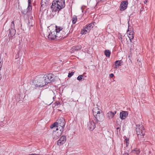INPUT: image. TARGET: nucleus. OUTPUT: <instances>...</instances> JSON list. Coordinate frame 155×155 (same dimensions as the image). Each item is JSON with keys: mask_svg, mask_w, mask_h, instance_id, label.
<instances>
[{"mask_svg": "<svg viewBox=\"0 0 155 155\" xmlns=\"http://www.w3.org/2000/svg\"><path fill=\"white\" fill-rule=\"evenodd\" d=\"M93 27V24H89L88 25H86V27L83 29V31H81V33L82 34H85L87 33L88 32V31H89L91 29V28Z\"/></svg>", "mask_w": 155, "mask_h": 155, "instance_id": "1a4fd4ad", "label": "nucleus"}, {"mask_svg": "<svg viewBox=\"0 0 155 155\" xmlns=\"http://www.w3.org/2000/svg\"><path fill=\"white\" fill-rule=\"evenodd\" d=\"M28 3L29 4L30 2V0H28Z\"/></svg>", "mask_w": 155, "mask_h": 155, "instance_id": "72a5a7b5", "label": "nucleus"}, {"mask_svg": "<svg viewBox=\"0 0 155 155\" xmlns=\"http://www.w3.org/2000/svg\"><path fill=\"white\" fill-rule=\"evenodd\" d=\"M116 112V111H115L114 112L110 111L107 114V117L109 119H111L113 118Z\"/></svg>", "mask_w": 155, "mask_h": 155, "instance_id": "2eb2a0df", "label": "nucleus"}, {"mask_svg": "<svg viewBox=\"0 0 155 155\" xmlns=\"http://www.w3.org/2000/svg\"><path fill=\"white\" fill-rule=\"evenodd\" d=\"M123 61L122 60H117L115 61V64L113 66L114 69H117L119 67L121 66V64L122 63Z\"/></svg>", "mask_w": 155, "mask_h": 155, "instance_id": "ddd939ff", "label": "nucleus"}, {"mask_svg": "<svg viewBox=\"0 0 155 155\" xmlns=\"http://www.w3.org/2000/svg\"><path fill=\"white\" fill-rule=\"evenodd\" d=\"M54 76L52 74L50 73L41 77L35 81L34 83L35 87H42L51 81H54Z\"/></svg>", "mask_w": 155, "mask_h": 155, "instance_id": "f257e3e1", "label": "nucleus"}, {"mask_svg": "<svg viewBox=\"0 0 155 155\" xmlns=\"http://www.w3.org/2000/svg\"><path fill=\"white\" fill-rule=\"evenodd\" d=\"M128 37L130 40V41H131V40H132L134 38V35H132V34H129L128 35Z\"/></svg>", "mask_w": 155, "mask_h": 155, "instance_id": "a878e982", "label": "nucleus"}, {"mask_svg": "<svg viewBox=\"0 0 155 155\" xmlns=\"http://www.w3.org/2000/svg\"><path fill=\"white\" fill-rule=\"evenodd\" d=\"M128 113L127 111H122L120 114V117L121 119H124L127 116Z\"/></svg>", "mask_w": 155, "mask_h": 155, "instance_id": "4468645a", "label": "nucleus"}, {"mask_svg": "<svg viewBox=\"0 0 155 155\" xmlns=\"http://www.w3.org/2000/svg\"><path fill=\"white\" fill-rule=\"evenodd\" d=\"M33 18L32 17H31L30 19L28 20V26L29 27L31 26H33V24L32 23V18Z\"/></svg>", "mask_w": 155, "mask_h": 155, "instance_id": "aec40b11", "label": "nucleus"}, {"mask_svg": "<svg viewBox=\"0 0 155 155\" xmlns=\"http://www.w3.org/2000/svg\"><path fill=\"white\" fill-rule=\"evenodd\" d=\"M128 4L127 1H123L121 3L120 5V11H123L126 9Z\"/></svg>", "mask_w": 155, "mask_h": 155, "instance_id": "9d476101", "label": "nucleus"}, {"mask_svg": "<svg viewBox=\"0 0 155 155\" xmlns=\"http://www.w3.org/2000/svg\"><path fill=\"white\" fill-rule=\"evenodd\" d=\"M1 67H0V70H1Z\"/></svg>", "mask_w": 155, "mask_h": 155, "instance_id": "58836bf2", "label": "nucleus"}, {"mask_svg": "<svg viewBox=\"0 0 155 155\" xmlns=\"http://www.w3.org/2000/svg\"><path fill=\"white\" fill-rule=\"evenodd\" d=\"M119 129V128H117V129Z\"/></svg>", "mask_w": 155, "mask_h": 155, "instance_id": "ea45409f", "label": "nucleus"}, {"mask_svg": "<svg viewBox=\"0 0 155 155\" xmlns=\"http://www.w3.org/2000/svg\"><path fill=\"white\" fill-rule=\"evenodd\" d=\"M127 33L128 35H129V34H132V35H133L134 33L133 31H130L129 29H128L127 31Z\"/></svg>", "mask_w": 155, "mask_h": 155, "instance_id": "c85d7f7f", "label": "nucleus"}, {"mask_svg": "<svg viewBox=\"0 0 155 155\" xmlns=\"http://www.w3.org/2000/svg\"><path fill=\"white\" fill-rule=\"evenodd\" d=\"M66 140V137L65 136H62L58 141V144L61 145L63 144Z\"/></svg>", "mask_w": 155, "mask_h": 155, "instance_id": "f8f14e48", "label": "nucleus"}, {"mask_svg": "<svg viewBox=\"0 0 155 155\" xmlns=\"http://www.w3.org/2000/svg\"><path fill=\"white\" fill-rule=\"evenodd\" d=\"M147 2V1H146L145 2Z\"/></svg>", "mask_w": 155, "mask_h": 155, "instance_id": "e433bc0d", "label": "nucleus"}, {"mask_svg": "<svg viewBox=\"0 0 155 155\" xmlns=\"http://www.w3.org/2000/svg\"><path fill=\"white\" fill-rule=\"evenodd\" d=\"M15 27V24H14V21H13L12 22V25H11V30L12 31H14V28Z\"/></svg>", "mask_w": 155, "mask_h": 155, "instance_id": "5701e85b", "label": "nucleus"}, {"mask_svg": "<svg viewBox=\"0 0 155 155\" xmlns=\"http://www.w3.org/2000/svg\"><path fill=\"white\" fill-rule=\"evenodd\" d=\"M56 31V35L57 38H64L66 37L69 34V28L68 27L66 29H63L59 27L55 26Z\"/></svg>", "mask_w": 155, "mask_h": 155, "instance_id": "7ed1b4c3", "label": "nucleus"}, {"mask_svg": "<svg viewBox=\"0 0 155 155\" xmlns=\"http://www.w3.org/2000/svg\"><path fill=\"white\" fill-rule=\"evenodd\" d=\"M77 18L76 16H74L72 19V22L73 23V24H75L76 23V22L77 21Z\"/></svg>", "mask_w": 155, "mask_h": 155, "instance_id": "412c9836", "label": "nucleus"}, {"mask_svg": "<svg viewBox=\"0 0 155 155\" xmlns=\"http://www.w3.org/2000/svg\"><path fill=\"white\" fill-rule=\"evenodd\" d=\"M128 140L129 139L127 138H125V141H124V142H125V143H126V147H127L129 144Z\"/></svg>", "mask_w": 155, "mask_h": 155, "instance_id": "393cba45", "label": "nucleus"}, {"mask_svg": "<svg viewBox=\"0 0 155 155\" xmlns=\"http://www.w3.org/2000/svg\"><path fill=\"white\" fill-rule=\"evenodd\" d=\"M83 77V75H79L77 78V79L79 81H80L81 80Z\"/></svg>", "mask_w": 155, "mask_h": 155, "instance_id": "bb28decb", "label": "nucleus"}, {"mask_svg": "<svg viewBox=\"0 0 155 155\" xmlns=\"http://www.w3.org/2000/svg\"><path fill=\"white\" fill-rule=\"evenodd\" d=\"M147 2V1H146L145 2Z\"/></svg>", "mask_w": 155, "mask_h": 155, "instance_id": "4c0bfd02", "label": "nucleus"}, {"mask_svg": "<svg viewBox=\"0 0 155 155\" xmlns=\"http://www.w3.org/2000/svg\"><path fill=\"white\" fill-rule=\"evenodd\" d=\"M65 6L64 0H56L53 1L51 8L53 11H59Z\"/></svg>", "mask_w": 155, "mask_h": 155, "instance_id": "f03ea898", "label": "nucleus"}, {"mask_svg": "<svg viewBox=\"0 0 155 155\" xmlns=\"http://www.w3.org/2000/svg\"><path fill=\"white\" fill-rule=\"evenodd\" d=\"M114 76V75L113 74H111L110 75V77L111 78H112V77H113Z\"/></svg>", "mask_w": 155, "mask_h": 155, "instance_id": "c756f323", "label": "nucleus"}, {"mask_svg": "<svg viewBox=\"0 0 155 155\" xmlns=\"http://www.w3.org/2000/svg\"><path fill=\"white\" fill-rule=\"evenodd\" d=\"M137 126L136 131L138 138L139 140H142V139L143 138L145 134V129L141 124L137 125Z\"/></svg>", "mask_w": 155, "mask_h": 155, "instance_id": "20e7f679", "label": "nucleus"}, {"mask_svg": "<svg viewBox=\"0 0 155 155\" xmlns=\"http://www.w3.org/2000/svg\"><path fill=\"white\" fill-rule=\"evenodd\" d=\"M65 124V120L64 118L61 117L57 120V122H55L53 124V126L54 127L56 125H57L58 127H59V129H61L63 128V130H64V128Z\"/></svg>", "mask_w": 155, "mask_h": 155, "instance_id": "423d86ee", "label": "nucleus"}, {"mask_svg": "<svg viewBox=\"0 0 155 155\" xmlns=\"http://www.w3.org/2000/svg\"><path fill=\"white\" fill-rule=\"evenodd\" d=\"M58 126L57 125H56L55 126H54V127L53 126V124H52L51 126H50V128L51 129H53V131L54 130H56L57 128H59V127H58ZM60 129H59V130Z\"/></svg>", "mask_w": 155, "mask_h": 155, "instance_id": "4be33fe9", "label": "nucleus"}, {"mask_svg": "<svg viewBox=\"0 0 155 155\" xmlns=\"http://www.w3.org/2000/svg\"><path fill=\"white\" fill-rule=\"evenodd\" d=\"M2 64H1V62L0 61V67H2Z\"/></svg>", "mask_w": 155, "mask_h": 155, "instance_id": "473e14b6", "label": "nucleus"}, {"mask_svg": "<svg viewBox=\"0 0 155 155\" xmlns=\"http://www.w3.org/2000/svg\"><path fill=\"white\" fill-rule=\"evenodd\" d=\"M63 131L62 128L59 130L58 128H57L56 130H54L52 134L53 139L55 140L58 139L61 136Z\"/></svg>", "mask_w": 155, "mask_h": 155, "instance_id": "0eeeda50", "label": "nucleus"}, {"mask_svg": "<svg viewBox=\"0 0 155 155\" xmlns=\"http://www.w3.org/2000/svg\"><path fill=\"white\" fill-rule=\"evenodd\" d=\"M123 155H129L127 153H124Z\"/></svg>", "mask_w": 155, "mask_h": 155, "instance_id": "7c9ffc66", "label": "nucleus"}, {"mask_svg": "<svg viewBox=\"0 0 155 155\" xmlns=\"http://www.w3.org/2000/svg\"><path fill=\"white\" fill-rule=\"evenodd\" d=\"M104 54L107 57H109L111 54L110 51L109 50H106L104 51Z\"/></svg>", "mask_w": 155, "mask_h": 155, "instance_id": "f3484780", "label": "nucleus"}, {"mask_svg": "<svg viewBox=\"0 0 155 155\" xmlns=\"http://www.w3.org/2000/svg\"><path fill=\"white\" fill-rule=\"evenodd\" d=\"M81 45H79L77 46L76 47H75L74 48V49L75 50H78L81 49Z\"/></svg>", "mask_w": 155, "mask_h": 155, "instance_id": "b1692460", "label": "nucleus"}, {"mask_svg": "<svg viewBox=\"0 0 155 155\" xmlns=\"http://www.w3.org/2000/svg\"><path fill=\"white\" fill-rule=\"evenodd\" d=\"M11 31L10 30V31H9V32L10 33V34H11Z\"/></svg>", "mask_w": 155, "mask_h": 155, "instance_id": "f704fd0d", "label": "nucleus"}, {"mask_svg": "<svg viewBox=\"0 0 155 155\" xmlns=\"http://www.w3.org/2000/svg\"><path fill=\"white\" fill-rule=\"evenodd\" d=\"M87 127L89 130H92L95 127V124L93 121H89L87 123Z\"/></svg>", "mask_w": 155, "mask_h": 155, "instance_id": "9b49d317", "label": "nucleus"}, {"mask_svg": "<svg viewBox=\"0 0 155 155\" xmlns=\"http://www.w3.org/2000/svg\"><path fill=\"white\" fill-rule=\"evenodd\" d=\"M45 34H44V36H45Z\"/></svg>", "mask_w": 155, "mask_h": 155, "instance_id": "c9c22d12", "label": "nucleus"}, {"mask_svg": "<svg viewBox=\"0 0 155 155\" xmlns=\"http://www.w3.org/2000/svg\"><path fill=\"white\" fill-rule=\"evenodd\" d=\"M56 31L55 29V30L52 31H51V33H49L48 36L46 35V37H47L49 39L53 40L57 38V36H56Z\"/></svg>", "mask_w": 155, "mask_h": 155, "instance_id": "6e6552de", "label": "nucleus"}, {"mask_svg": "<svg viewBox=\"0 0 155 155\" xmlns=\"http://www.w3.org/2000/svg\"><path fill=\"white\" fill-rule=\"evenodd\" d=\"M92 110L93 115L96 120L99 121H101L102 120V117H103L102 114L100 115L101 110L97 107L94 108Z\"/></svg>", "mask_w": 155, "mask_h": 155, "instance_id": "39448f33", "label": "nucleus"}, {"mask_svg": "<svg viewBox=\"0 0 155 155\" xmlns=\"http://www.w3.org/2000/svg\"><path fill=\"white\" fill-rule=\"evenodd\" d=\"M74 72H71V73H69L68 74V77L70 78L74 74Z\"/></svg>", "mask_w": 155, "mask_h": 155, "instance_id": "cd10ccee", "label": "nucleus"}, {"mask_svg": "<svg viewBox=\"0 0 155 155\" xmlns=\"http://www.w3.org/2000/svg\"><path fill=\"white\" fill-rule=\"evenodd\" d=\"M132 152L134 154H138L140 153L139 149L137 148H136L132 150Z\"/></svg>", "mask_w": 155, "mask_h": 155, "instance_id": "a211bd4d", "label": "nucleus"}, {"mask_svg": "<svg viewBox=\"0 0 155 155\" xmlns=\"http://www.w3.org/2000/svg\"><path fill=\"white\" fill-rule=\"evenodd\" d=\"M54 97H52L50 99L48 98L46 99V101H49L48 102V104H47L48 105L51 104L52 102L54 100Z\"/></svg>", "mask_w": 155, "mask_h": 155, "instance_id": "6ab92c4d", "label": "nucleus"}, {"mask_svg": "<svg viewBox=\"0 0 155 155\" xmlns=\"http://www.w3.org/2000/svg\"><path fill=\"white\" fill-rule=\"evenodd\" d=\"M49 5V2L48 0H42L41 2V6L44 7Z\"/></svg>", "mask_w": 155, "mask_h": 155, "instance_id": "dca6fc26", "label": "nucleus"}, {"mask_svg": "<svg viewBox=\"0 0 155 155\" xmlns=\"http://www.w3.org/2000/svg\"><path fill=\"white\" fill-rule=\"evenodd\" d=\"M28 155H38V154H28Z\"/></svg>", "mask_w": 155, "mask_h": 155, "instance_id": "2f4dec72", "label": "nucleus"}]
</instances>
